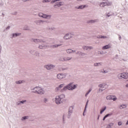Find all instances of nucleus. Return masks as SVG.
<instances>
[{
  "label": "nucleus",
  "instance_id": "1",
  "mask_svg": "<svg viewBox=\"0 0 128 128\" xmlns=\"http://www.w3.org/2000/svg\"><path fill=\"white\" fill-rule=\"evenodd\" d=\"M66 96L64 94H61L60 96H56V102L57 104H62V102H64V98Z\"/></svg>",
  "mask_w": 128,
  "mask_h": 128
},
{
  "label": "nucleus",
  "instance_id": "2",
  "mask_svg": "<svg viewBox=\"0 0 128 128\" xmlns=\"http://www.w3.org/2000/svg\"><path fill=\"white\" fill-rule=\"evenodd\" d=\"M76 88V85L72 84H70L68 86H65L63 88V90H74Z\"/></svg>",
  "mask_w": 128,
  "mask_h": 128
},
{
  "label": "nucleus",
  "instance_id": "3",
  "mask_svg": "<svg viewBox=\"0 0 128 128\" xmlns=\"http://www.w3.org/2000/svg\"><path fill=\"white\" fill-rule=\"evenodd\" d=\"M34 92H36L37 94H44V91L42 90L40 87H36L34 88Z\"/></svg>",
  "mask_w": 128,
  "mask_h": 128
},
{
  "label": "nucleus",
  "instance_id": "4",
  "mask_svg": "<svg viewBox=\"0 0 128 128\" xmlns=\"http://www.w3.org/2000/svg\"><path fill=\"white\" fill-rule=\"evenodd\" d=\"M118 78H128V73H122L118 75Z\"/></svg>",
  "mask_w": 128,
  "mask_h": 128
},
{
  "label": "nucleus",
  "instance_id": "5",
  "mask_svg": "<svg viewBox=\"0 0 128 128\" xmlns=\"http://www.w3.org/2000/svg\"><path fill=\"white\" fill-rule=\"evenodd\" d=\"M111 4L110 2H101L100 4V8H104V6H110Z\"/></svg>",
  "mask_w": 128,
  "mask_h": 128
},
{
  "label": "nucleus",
  "instance_id": "6",
  "mask_svg": "<svg viewBox=\"0 0 128 128\" xmlns=\"http://www.w3.org/2000/svg\"><path fill=\"white\" fill-rule=\"evenodd\" d=\"M106 98L108 100H113L114 101L116 100V96H106Z\"/></svg>",
  "mask_w": 128,
  "mask_h": 128
},
{
  "label": "nucleus",
  "instance_id": "7",
  "mask_svg": "<svg viewBox=\"0 0 128 128\" xmlns=\"http://www.w3.org/2000/svg\"><path fill=\"white\" fill-rule=\"evenodd\" d=\"M57 78L58 80H62V78H66V75L62 74H58L57 75Z\"/></svg>",
  "mask_w": 128,
  "mask_h": 128
},
{
  "label": "nucleus",
  "instance_id": "8",
  "mask_svg": "<svg viewBox=\"0 0 128 128\" xmlns=\"http://www.w3.org/2000/svg\"><path fill=\"white\" fill-rule=\"evenodd\" d=\"M60 6H62V2H57L56 4L54 5V8H59Z\"/></svg>",
  "mask_w": 128,
  "mask_h": 128
},
{
  "label": "nucleus",
  "instance_id": "9",
  "mask_svg": "<svg viewBox=\"0 0 128 128\" xmlns=\"http://www.w3.org/2000/svg\"><path fill=\"white\" fill-rule=\"evenodd\" d=\"M39 16H40L41 18H48V16H48L46 14H44L42 13H40Z\"/></svg>",
  "mask_w": 128,
  "mask_h": 128
},
{
  "label": "nucleus",
  "instance_id": "10",
  "mask_svg": "<svg viewBox=\"0 0 128 128\" xmlns=\"http://www.w3.org/2000/svg\"><path fill=\"white\" fill-rule=\"evenodd\" d=\"M54 68V66L53 65H47L46 66V68L48 70H52V68Z\"/></svg>",
  "mask_w": 128,
  "mask_h": 128
},
{
  "label": "nucleus",
  "instance_id": "11",
  "mask_svg": "<svg viewBox=\"0 0 128 128\" xmlns=\"http://www.w3.org/2000/svg\"><path fill=\"white\" fill-rule=\"evenodd\" d=\"M72 58H60V60H62V62H64V60H71Z\"/></svg>",
  "mask_w": 128,
  "mask_h": 128
},
{
  "label": "nucleus",
  "instance_id": "12",
  "mask_svg": "<svg viewBox=\"0 0 128 128\" xmlns=\"http://www.w3.org/2000/svg\"><path fill=\"white\" fill-rule=\"evenodd\" d=\"M110 44L106 45L102 48V50H108V48H110Z\"/></svg>",
  "mask_w": 128,
  "mask_h": 128
},
{
  "label": "nucleus",
  "instance_id": "13",
  "mask_svg": "<svg viewBox=\"0 0 128 128\" xmlns=\"http://www.w3.org/2000/svg\"><path fill=\"white\" fill-rule=\"evenodd\" d=\"M68 38H70V34H66L64 36V40H68Z\"/></svg>",
  "mask_w": 128,
  "mask_h": 128
},
{
  "label": "nucleus",
  "instance_id": "14",
  "mask_svg": "<svg viewBox=\"0 0 128 128\" xmlns=\"http://www.w3.org/2000/svg\"><path fill=\"white\" fill-rule=\"evenodd\" d=\"M72 110H74V108L72 106L70 107L68 110L69 114H72Z\"/></svg>",
  "mask_w": 128,
  "mask_h": 128
},
{
  "label": "nucleus",
  "instance_id": "15",
  "mask_svg": "<svg viewBox=\"0 0 128 128\" xmlns=\"http://www.w3.org/2000/svg\"><path fill=\"white\" fill-rule=\"evenodd\" d=\"M83 48L84 50H92V47L84 46H83Z\"/></svg>",
  "mask_w": 128,
  "mask_h": 128
},
{
  "label": "nucleus",
  "instance_id": "16",
  "mask_svg": "<svg viewBox=\"0 0 128 128\" xmlns=\"http://www.w3.org/2000/svg\"><path fill=\"white\" fill-rule=\"evenodd\" d=\"M106 107H104V108H102L100 110V114H102L104 110H106Z\"/></svg>",
  "mask_w": 128,
  "mask_h": 128
},
{
  "label": "nucleus",
  "instance_id": "17",
  "mask_svg": "<svg viewBox=\"0 0 128 128\" xmlns=\"http://www.w3.org/2000/svg\"><path fill=\"white\" fill-rule=\"evenodd\" d=\"M112 116V114H107L106 116H105L103 118V120H106L108 116Z\"/></svg>",
  "mask_w": 128,
  "mask_h": 128
},
{
  "label": "nucleus",
  "instance_id": "18",
  "mask_svg": "<svg viewBox=\"0 0 128 128\" xmlns=\"http://www.w3.org/2000/svg\"><path fill=\"white\" fill-rule=\"evenodd\" d=\"M68 54H70V52H74V51L70 49H68L66 50Z\"/></svg>",
  "mask_w": 128,
  "mask_h": 128
},
{
  "label": "nucleus",
  "instance_id": "19",
  "mask_svg": "<svg viewBox=\"0 0 128 128\" xmlns=\"http://www.w3.org/2000/svg\"><path fill=\"white\" fill-rule=\"evenodd\" d=\"M99 87L101 88H100L101 90H104V85H102V84L99 85Z\"/></svg>",
  "mask_w": 128,
  "mask_h": 128
},
{
  "label": "nucleus",
  "instance_id": "20",
  "mask_svg": "<svg viewBox=\"0 0 128 128\" xmlns=\"http://www.w3.org/2000/svg\"><path fill=\"white\" fill-rule=\"evenodd\" d=\"M86 8V5L83 6H80L78 8Z\"/></svg>",
  "mask_w": 128,
  "mask_h": 128
},
{
  "label": "nucleus",
  "instance_id": "21",
  "mask_svg": "<svg viewBox=\"0 0 128 128\" xmlns=\"http://www.w3.org/2000/svg\"><path fill=\"white\" fill-rule=\"evenodd\" d=\"M106 38V36H98V38Z\"/></svg>",
  "mask_w": 128,
  "mask_h": 128
},
{
  "label": "nucleus",
  "instance_id": "22",
  "mask_svg": "<svg viewBox=\"0 0 128 128\" xmlns=\"http://www.w3.org/2000/svg\"><path fill=\"white\" fill-rule=\"evenodd\" d=\"M126 108V104H123V105H122L120 106V108Z\"/></svg>",
  "mask_w": 128,
  "mask_h": 128
},
{
  "label": "nucleus",
  "instance_id": "23",
  "mask_svg": "<svg viewBox=\"0 0 128 128\" xmlns=\"http://www.w3.org/2000/svg\"><path fill=\"white\" fill-rule=\"evenodd\" d=\"M90 92H92V90L90 89L89 90V91L86 93V96H88V94H90Z\"/></svg>",
  "mask_w": 128,
  "mask_h": 128
},
{
  "label": "nucleus",
  "instance_id": "24",
  "mask_svg": "<svg viewBox=\"0 0 128 128\" xmlns=\"http://www.w3.org/2000/svg\"><path fill=\"white\" fill-rule=\"evenodd\" d=\"M48 99L46 98H44V102H48Z\"/></svg>",
  "mask_w": 128,
  "mask_h": 128
},
{
  "label": "nucleus",
  "instance_id": "25",
  "mask_svg": "<svg viewBox=\"0 0 128 128\" xmlns=\"http://www.w3.org/2000/svg\"><path fill=\"white\" fill-rule=\"evenodd\" d=\"M28 118V116H25L22 118V120H26Z\"/></svg>",
  "mask_w": 128,
  "mask_h": 128
},
{
  "label": "nucleus",
  "instance_id": "26",
  "mask_svg": "<svg viewBox=\"0 0 128 128\" xmlns=\"http://www.w3.org/2000/svg\"><path fill=\"white\" fill-rule=\"evenodd\" d=\"M20 34H13V36H19Z\"/></svg>",
  "mask_w": 128,
  "mask_h": 128
},
{
  "label": "nucleus",
  "instance_id": "27",
  "mask_svg": "<svg viewBox=\"0 0 128 128\" xmlns=\"http://www.w3.org/2000/svg\"><path fill=\"white\" fill-rule=\"evenodd\" d=\"M22 80H19L18 82H16V84H22Z\"/></svg>",
  "mask_w": 128,
  "mask_h": 128
},
{
  "label": "nucleus",
  "instance_id": "28",
  "mask_svg": "<svg viewBox=\"0 0 128 128\" xmlns=\"http://www.w3.org/2000/svg\"><path fill=\"white\" fill-rule=\"evenodd\" d=\"M64 86V84H60L59 87H58V88H62Z\"/></svg>",
  "mask_w": 128,
  "mask_h": 128
},
{
  "label": "nucleus",
  "instance_id": "29",
  "mask_svg": "<svg viewBox=\"0 0 128 128\" xmlns=\"http://www.w3.org/2000/svg\"><path fill=\"white\" fill-rule=\"evenodd\" d=\"M42 2H48V0H43Z\"/></svg>",
  "mask_w": 128,
  "mask_h": 128
},
{
  "label": "nucleus",
  "instance_id": "30",
  "mask_svg": "<svg viewBox=\"0 0 128 128\" xmlns=\"http://www.w3.org/2000/svg\"><path fill=\"white\" fill-rule=\"evenodd\" d=\"M60 45H54L53 46V48H58V46H60Z\"/></svg>",
  "mask_w": 128,
  "mask_h": 128
},
{
  "label": "nucleus",
  "instance_id": "31",
  "mask_svg": "<svg viewBox=\"0 0 128 128\" xmlns=\"http://www.w3.org/2000/svg\"><path fill=\"white\" fill-rule=\"evenodd\" d=\"M44 48V46H42L41 45L39 46V48Z\"/></svg>",
  "mask_w": 128,
  "mask_h": 128
},
{
  "label": "nucleus",
  "instance_id": "32",
  "mask_svg": "<svg viewBox=\"0 0 128 128\" xmlns=\"http://www.w3.org/2000/svg\"><path fill=\"white\" fill-rule=\"evenodd\" d=\"M89 22H96V21L94 20H91Z\"/></svg>",
  "mask_w": 128,
  "mask_h": 128
},
{
  "label": "nucleus",
  "instance_id": "33",
  "mask_svg": "<svg viewBox=\"0 0 128 128\" xmlns=\"http://www.w3.org/2000/svg\"><path fill=\"white\" fill-rule=\"evenodd\" d=\"M122 122H118V126H122Z\"/></svg>",
  "mask_w": 128,
  "mask_h": 128
},
{
  "label": "nucleus",
  "instance_id": "34",
  "mask_svg": "<svg viewBox=\"0 0 128 128\" xmlns=\"http://www.w3.org/2000/svg\"><path fill=\"white\" fill-rule=\"evenodd\" d=\"M114 126V123H110L109 124V126Z\"/></svg>",
  "mask_w": 128,
  "mask_h": 128
},
{
  "label": "nucleus",
  "instance_id": "35",
  "mask_svg": "<svg viewBox=\"0 0 128 128\" xmlns=\"http://www.w3.org/2000/svg\"><path fill=\"white\" fill-rule=\"evenodd\" d=\"M94 66H98V63H95V64H94Z\"/></svg>",
  "mask_w": 128,
  "mask_h": 128
},
{
  "label": "nucleus",
  "instance_id": "36",
  "mask_svg": "<svg viewBox=\"0 0 128 128\" xmlns=\"http://www.w3.org/2000/svg\"><path fill=\"white\" fill-rule=\"evenodd\" d=\"M34 42H40V40H34Z\"/></svg>",
  "mask_w": 128,
  "mask_h": 128
},
{
  "label": "nucleus",
  "instance_id": "37",
  "mask_svg": "<svg viewBox=\"0 0 128 128\" xmlns=\"http://www.w3.org/2000/svg\"><path fill=\"white\" fill-rule=\"evenodd\" d=\"M88 100L87 102H86V107H85V110H86V106H88Z\"/></svg>",
  "mask_w": 128,
  "mask_h": 128
},
{
  "label": "nucleus",
  "instance_id": "38",
  "mask_svg": "<svg viewBox=\"0 0 128 128\" xmlns=\"http://www.w3.org/2000/svg\"><path fill=\"white\" fill-rule=\"evenodd\" d=\"M58 0H54L53 2H58Z\"/></svg>",
  "mask_w": 128,
  "mask_h": 128
},
{
  "label": "nucleus",
  "instance_id": "39",
  "mask_svg": "<svg viewBox=\"0 0 128 128\" xmlns=\"http://www.w3.org/2000/svg\"><path fill=\"white\" fill-rule=\"evenodd\" d=\"M26 102V100H24V101L20 102H22V104H24V102Z\"/></svg>",
  "mask_w": 128,
  "mask_h": 128
},
{
  "label": "nucleus",
  "instance_id": "40",
  "mask_svg": "<svg viewBox=\"0 0 128 128\" xmlns=\"http://www.w3.org/2000/svg\"><path fill=\"white\" fill-rule=\"evenodd\" d=\"M104 72L106 74V72H108V71L104 70Z\"/></svg>",
  "mask_w": 128,
  "mask_h": 128
},
{
  "label": "nucleus",
  "instance_id": "41",
  "mask_svg": "<svg viewBox=\"0 0 128 128\" xmlns=\"http://www.w3.org/2000/svg\"><path fill=\"white\" fill-rule=\"evenodd\" d=\"M9 28H10V26H8V27L6 28L7 30H8Z\"/></svg>",
  "mask_w": 128,
  "mask_h": 128
},
{
  "label": "nucleus",
  "instance_id": "42",
  "mask_svg": "<svg viewBox=\"0 0 128 128\" xmlns=\"http://www.w3.org/2000/svg\"><path fill=\"white\" fill-rule=\"evenodd\" d=\"M126 87L128 88V84H126Z\"/></svg>",
  "mask_w": 128,
  "mask_h": 128
},
{
  "label": "nucleus",
  "instance_id": "43",
  "mask_svg": "<svg viewBox=\"0 0 128 128\" xmlns=\"http://www.w3.org/2000/svg\"><path fill=\"white\" fill-rule=\"evenodd\" d=\"M126 124H128V120L127 121Z\"/></svg>",
  "mask_w": 128,
  "mask_h": 128
},
{
  "label": "nucleus",
  "instance_id": "44",
  "mask_svg": "<svg viewBox=\"0 0 128 128\" xmlns=\"http://www.w3.org/2000/svg\"><path fill=\"white\" fill-rule=\"evenodd\" d=\"M104 86H106V88L108 86V85H105Z\"/></svg>",
  "mask_w": 128,
  "mask_h": 128
},
{
  "label": "nucleus",
  "instance_id": "45",
  "mask_svg": "<svg viewBox=\"0 0 128 128\" xmlns=\"http://www.w3.org/2000/svg\"><path fill=\"white\" fill-rule=\"evenodd\" d=\"M1 51H2V50H1L0 48V52Z\"/></svg>",
  "mask_w": 128,
  "mask_h": 128
},
{
  "label": "nucleus",
  "instance_id": "46",
  "mask_svg": "<svg viewBox=\"0 0 128 128\" xmlns=\"http://www.w3.org/2000/svg\"><path fill=\"white\" fill-rule=\"evenodd\" d=\"M83 115L84 116V112Z\"/></svg>",
  "mask_w": 128,
  "mask_h": 128
},
{
  "label": "nucleus",
  "instance_id": "47",
  "mask_svg": "<svg viewBox=\"0 0 128 128\" xmlns=\"http://www.w3.org/2000/svg\"><path fill=\"white\" fill-rule=\"evenodd\" d=\"M86 112V110H84V112Z\"/></svg>",
  "mask_w": 128,
  "mask_h": 128
},
{
  "label": "nucleus",
  "instance_id": "48",
  "mask_svg": "<svg viewBox=\"0 0 128 128\" xmlns=\"http://www.w3.org/2000/svg\"><path fill=\"white\" fill-rule=\"evenodd\" d=\"M64 118L63 117V120H64Z\"/></svg>",
  "mask_w": 128,
  "mask_h": 128
}]
</instances>
